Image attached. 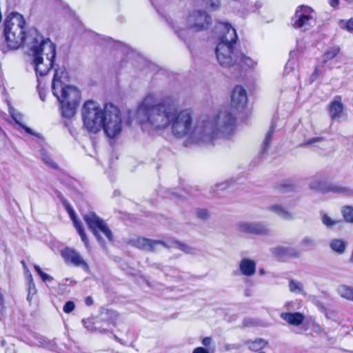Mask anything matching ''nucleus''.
I'll use <instances>...</instances> for the list:
<instances>
[{
	"mask_svg": "<svg viewBox=\"0 0 353 353\" xmlns=\"http://www.w3.org/2000/svg\"><path fill=\"white\" fill-rule=\"evenodd\" d=\"M4 344H5V341H4L3 340H2V341H1V345H4Z\"/></svg>",
	"mask_w": 353,
	"mask_h": 353,
	"instance_id": "obj_55",
	"label": "nucleus"
},
{
	"mask_svg": "<svg viewBox=\"0 0 353 353\" xmlns=\"http://www.w3.org/2000/svg\"><path fill=\"white\" fill-rule=\"evenodd\" d=\"M275 132V125L274 124H272L268 132H267L265 135V140L263 143V149H262V153L265 154L266 151L268 150L270 143L272 139V136Z\"/></svg>",
	"mask_w": 353,
	"mask_h": 353,
	"instance_id": "obj_31",
	"label": "nucleus"
},
{
	"mask_svg": "<svg viewBox=\"0 0 353 353\" xmlns=\"http://www.w3.org/2000/svg\"><path fill=\"white\" fill-rule=\"evenodd\" d=\"M289 288L290 290L292 292L303 293V292L301 283L294 280L290 281Z\"/></svg>",
	"mask_w": 353,
	"mask_h": 353,
	"instance_id": "obj_35",
	"label": "nucleus"
},
{
	"mask_svg": "<svg viewBox=\"0 0 353 353\" xmlns=\"http://www.w3.org/2000/svg\"><path fill=\"white\" fill-rule=\"evenodd\" d=\"M214 32L219 40L215 50L219 63L224 68L236 66L239 60L238 52L234 48L237 40L236 30L228 23L219 22Z\"/></svg>",
	"mask_w": 353,
	"mask_h": 353,
	"instance_id": "obj_3",
	"label": "nucleus"
},
{
	"mask_svg": "<svg viewBox=\"0 0 353 353\" xmlns=\"http://www.w3.org/2000/svg\"><path fill=\"white\" fill-rule=\"evenodd\" d=\"M107 314L108 317L107 319H105L107 321L105 325L101 327L95 326V330H98L101 332H106L112 330V327H114L116 324V320L118 314L114 311H108Z\"/></svg>",
	"mask_w": 353,
	"mask_h": 353,
	"instance_id": "obj_20",
	"label": "nucleus"
},
{
	"mask_svg": "<svg viewBox=\"0 0 353 353\" xmlns=\"http://www.w3.org/2000/svg\"><path fill=\"white\" fill-rule=\"evenodd\" d=\"M344 105L341 101V97L336 96L329 105V115L332 120H339L343 113Z\"/></svg>",
	"mask_w": 353,
	"mask_h": 353,
	"instance_id": "obj_16",
	"label": "nucleus"
},
{
	"mask_svg": "<svg viewBox=\"0 0 353 353\" xmlns=\"http://www.w3.org/2000/svg\"><path fill=\"white\" fill-rule=\"evenodd\" d=\"M68 212H69L70 218L73 221L74 225L75 228L77 229L79 234L80 235L82 241L84 243L85 247L88 248V246H89L88 239L86 236L85 233L83 231V229L81 226V223L76 219L75 215H74V212L72 209H70V208L68 209Z\"/></svg>",
	"mask_w": 353,
	"mask_h": 353,
	"instance_id": "obj_22",
	"label": "nucleus"
},
{
	"mask_svg": "<svg viewBox=\"0 0 353 353\" xmlns=\"http://www.w3.org/2000/svg\"><path fill=\"white\" fill-rule=\"evenodd\" d=\"M41 159L44 163H46L48 166L52 168H57V163L52 159V158L44 151H41Z\"/></svg>",
	"mask_w": 353,
	"mask_h": 353,
	"instance_id": "obj_33",
	"label": "nucleus"
},
{
	"mask_svg": "<svg viewBox=\"0 0 353 353\" xmlns=\"http://www.w3.org/2000/svg\"><path fill=\"white\" fill-rule=\"evenodd\" d=\"M317 327L319 328V330H321L320 325H317Z\"/></svg>",
	"mask_w": 353,
	"mask_h": 353,
	"instance_id": "obj_58",
	"label": "nucleus"
},
{
	"mask_svg": "<svg viewBox=\"0 0 353 353\" xmlns=\"http://www.w3.org/2000/svg\"><path fill=\"white\" fill-rule=\"evenodd\" d=\"M137 118L143 130L148 132L170 128L176 138L188 137L185 145H214L221 137L231 135L236 128V119L229 112L201 119L192 127L193 117L189 110H179L176 99L170 96L159 101L156 92H150L137 110Z\"/></svg>",
	"mask_w": 353,
	"mask_h": 353,
	"instance_id": "obj_1",
	"label": "nucleus"
},
{
	"mask_svg": "<svg viewBox=\"0 0 353 353\" xmlns=\"http://www.w3.org/2000/svg\"><path fill=\"white\" fill-rule=\"evenodd\" d=\"M211 18L205 12L201 10H194L190 12L185 19L180 21L170 22L176 34L181 37L183 34L181 31L186 29L192 30L199 32L208 28L210 23Z\"/></svg>",
	"mask_w": 353,
	"mask_h": 353,
	"instance_id": "obj_6",
	"label": "nucleus"
},
{
	"mask_svg": "<svg viewBox=\"0 0 353 353\" xmlns=\"http://www.w3.org/2000/svg\"><path fill=\"white\" fill-rule=\"evenodd\" d=\"M239 270L243 275L252 276L256 272V263L253 260L243 259L239 263Z\"/></svg>",
	"mask_w": 353,
	"mask_h": 353,
	"instance_id": "obj_19",
	"label": "nucleus"
},
{
	"mask_svg": "<svg viewBox=\"0 0 353 353\" xmlns=\"http://www.w3.org/2000/svg\"><path fill=\"white\" fill-rule=\"evenodd\" d=\"M83 219L102 247H105V241L101 236V234H103L108 241H113V234L108 225L95 213L88 212L85 214L83 216Z\"/></svg>",
	"mask_w": 353,
	"mask_h": 353,
	"instance_id": "obj_7",
	"label": "nucleus"
},
{
	"mask_svg": "<svg viewBox=\"0 0 353 353\" xmlns=\"http://www.w3.org/2000/svg\"><path fill=\"white\" fill-rule=\"evenodd\" d=\"M290 304H291V303H288L285 306L288 307V305H290Z\"/></svg>",
	"mask_w": 353,
	"mask_h": 353,
	"instance_id": "obj_57",
	"label": "nucleus"
},
{
	"mask_svg": "<svg viewBox=\"0 0 353 353\" xmlns=\"http://www.w3.org/2000/svg\"><path fill=\"white\" fill-rule=\"evenodd\" d=\"M337 292L342 298L353 301V287L341 285L338 287Z\"/></svg>",
	"mask_w": 353,
	"mask_h": 353,
	"instance_id": "obj_28",
	"label": "nucleus"
},
{
	"mask_svg": "<svg viewBox=\"0 0 353 353\" xmlns=\"http://www.w3.org/2000/svg\"><path fill=\"white\" fill-rule=\"evenodd\" d=\"M271 250L273 254L279 257H299L300 255V252L297 250L290 247L280 246L274 248Z\"/></svg>",
	"mask_w": 353,
	"mask_h": 353,
	"instance_id": "obj_18",
	"label": "nucleus"
},
{
	"mask_svg": "<svg viewBox=\"0 0 353 353\" xmlns=\"http://www.w3.org/2000/svg\"><path fill=\"white\" fill-rule=\"evenodd\" d=\"M228 188V183L226 182L216 184L213 188V191L224 190Z\"/></svg>",
	"mask_w": 353,
	"mask_h": 353,
	"instance_id": "obj_43",
	"label": "nucleus"
},
{
	"mask_svg": "<svg viewBox=\"0 0 353 353\" xmlns=\"http://www.w3.org/2000/svg\"><path fill=\"white\" fill-rule=\"evenodd\" d=\"M321 217L322 223L327 227V228H332L334 225H339L343 223V221L342 220H334L332 219L330 216H329L325 213H321Z\"/></svg>",
	"mask_w": 353,
	"mask_h": 353,
	"instance_id": "obj_30",
	"label": "nucleus"
},
{
	"mask_svg": "<svg viewBox=\"0 0 353 353\" xmlns=\"http://www.w3.org/2000/svg\"><path fill=\"white\" fill-rule=\"evenodd\" d=\"M315 24V12L308 6H299L295 13L293 26L303 30H308Z\"/></svg>",
	"mask_w": 353,
	"mask_h": 353,
	"instance_id": "obj_9",
	"label": "nucleus"
},
{
	"mask_svg": "<svg viewBox=\"0 0 353 353\" xmlns=\"http://www.w3.org/2000/svg\"><path fill=\"white\" fill-rule=\"evenodd\" d=\"M21 263H22V265H23V267H24V268H26V263L24 262V261H21Z\"/></svg>",
	"mask_w": 353,
	"mask_h": 353,
	"instance_id": "obj_53",
	"label": "nucleus"
},
{
	"mask_svg": "<svg viewBox=\"0 0 353 353\" xmlns=\"http://www.w3.org/2000/svg\"><path fill=\"white\" fill-rule=\"evenodd\" d=\"M66 72L64 69L56 70L52 83V91L59 103H80V91L74 86L66 85L62 78Z\"/></svg>",
	"mask_w": 353,
	"mask_h": 353,
	"instance_id": "obj_5",
	"label": "nucleus"
},
{
	"mask_svg": "<svg viewBox=\"0 0 353 353\" xmlns=\"http://www.w3.org/2000/svg\"><path fill=\"white\" fill-rule=\"evenodd\" d=\"M269 210L284 220L290 221L293 219L291 212L280 205H271L269 207Z\"/></svg>",
	"mask_w": 353,
	"mask_h": 353,
	"instance_id": "obj_23",
	"label": "nucleus"
},
{
	"mask_svg": "<svg viewBox=\"0 0 353 353\" xmlns=\"http://www.w3.org/2000/svg\"><path fill=\"white\" fill-rule=\"evenodd\" d=\"M280 316L283 320L294 326L302 324L305 319L304 315L301 312H283Z\"/></svg>",
	"mask_w": 353,
	"mask_h": 353,
	"instance_id": "obj_17",
	"label": "nucleus"
},
{
	"mask_svg": "<svg viewBox=\"0 0 353 353\" xmlns=\"http://www.w3.org/2000/svg\"><path fill=\"white\" fill-rule=\"evenodd\" d=\"M248 102V96L245 90L241 85L236 86L231 95V105L237 109H243Z\"/></svg>",
	"mask_w": 353,
	"mask_h": 353,
	"instance_id": "obj_15",
	"label": "nucleus"
},
{
	"mask_svg": "<svg viewBox=\"0 0 353 353\" xmlns=\"http://www.w3.org/2000/svg\"><path fill=\"white\" fill-rule=\"evenodd\" d=\"M83 127L89 132L96 134L102 130L105 119V105L102 108L97 102L88 100L81 110Z\"/></svg>",
	"mask_w": 353,
	"mask_h": 353,
	"instance_id": "obj_4",
	"label": "nucleus"
},
{
	"mask_svg": "<svg viewBox=\"0 0 353 353\" xmlns=\"http://www.w3.org/2000/svg\"><path fill=\"white\" fill-rule=\"evenodd\" d=\"M301 245L304 247H312L315 245L314 240L310 237H305L300 243Z\"/></svg>",
	"mask_w": 353,
	"mask_h": 353,
	"instance_id": "obj_39",
	"label": "nucleus"
},
{
	"mask_svg": "<svg viewBox=\"0 0 353 353\" xmlns=\"http://www.w3.org/2000/svg\"><path fill=\"white\" fill-rule=\"evenodd\" d=\"M291 62L289 61L288 63L286 64L285 68V73L287 72V70H288L289 67L290 66Z\"/></svg>",
	"mask_w": 353,
	"mask_h": 353,
	"instance_id": "obj_51",
	"label": "nucleus"
},
{
	"mask_svg": "<svg viewBox=\"0 0 353 353\" xmlns=\"http://www.w3.org/2000/svg\"><path fill=\"white\" fill-rule=\"evenodd\" d=\"M319 70L317 68H316L312 77H311L312 81H314L316 79V78L319 75Z\"/></svg>",
	"mask_w": 353,
	"mask_h": 353,
	"instance_id": "obj_48",
	"label": "nucleus"
},
{
	"mask_svg": "<svg viewBox=\"0 0 353 353\" xmlns=\"http://www.w3.org/2000/svg\"><path fill=\"white\" fill-rule=\"evenodd\" d=\"M342 213L345 221L353 223V208L345 206L343 208Z\"/></svg>",
	"mask_w": 353,
	"mask_h": 353,
	"instance_id": "obj_34",
	"label": "nucleus"
},
{
	"mask_svg": "<svg viewBox=\"0 0 353 353\" xmlns=\"http://www.w3.org/2000/svg\"><path fill=\"white\" fill-rule=\"evenodd\" d=\"M309 185L310 189L323 193L332 192L334 193L349 194L351 192L349 188L343 186L341 184L329 183L318 179L312 180Z\"/></svg>",
	"mask_w": 353,
	"mask_h": 353,
	"instance_id": "obj_10",
	"label": "nucleus"
},
{
	"mask_svg": "<svg viewBox=\"0 0 353 353\" xmlns=\"http://www.w3.org/2000/svg\"><path fill=\"white\" fill-rule=\"evenodd\" d=\"M105 112L104 126L102 129L108 137L114 138L121 133L122 130L120 111L117 106L108 103L105 105Z\"/></svg>",
	"mask_w": 353,
	"mask_h": 353,
	"instance_id": "obj_8",
	"label": "nucleus"
},
{
	"mask_svg": "<svg viewBox=\"0 0 353 353\" xmlns=\"http://www.w3.org/2000/svg\"><path fill=\"white\" fill-rule=\"evenodd\" d=\"M61 255L65 263L72 265L74 267L81 268L85 272L89 271L90 268L88 263L76 250L71 248H65L61 250Z\"/></svg>",
	"mask_w": 353,
	"mask_h": 353,
	"instance_id": "obj_11",
	"label": "nucleus"
},
{
	"mask_svg": "<svg viewBox=\"0 0 353 353\" xmlns=\"http://www.w3.org/2000/svg\"><path fill=\"white\" fill-rule=\"evenodd\" d=\"M340 52V48L338 46H329L323 54V63H325L330 60L333 59Z\"/></svg>",
	"mask_w": 353,
	"mask_h": 353,
	"instance_id": "obj_29",
	"label": "nucleus"
},
{
	"mask_svg": "<svg viewBox=\"0 0 353 353\" xmlns=\"http://www.w3.org/2000/svg\"><path fill=\"white\" fill-rule=\"evenodd\" d=\"M322 139H323V138H321V137H314V138L307 140L305 142L302 143L301 145H307L313 144L314 143L321 141Z\"/></svg>",
	"mask_w": 353,
	"mask_h": 353,
	"instance_id": "obj_42",
	"label": "nucleus"
},
{
	"mask_svg": "<svg viewBox=\"0 0 353 353\" xmlns=\"http://www.w3.org/2000/svg\"><path fill=\"white\" fill-rule=\"evenodd\" d=\"M346 1L350 2V3H353V0H346Z\"/></svg>",
	"mask_w": 353,
	"mask_h": 353,
	"instance_id": "obj_56",
	"label": "nucleus"
},
{
	"mask_svg": "<svg viewBox=\"0 0 353 353\" xmlns=\"http://www.w3.org/2000/svg\"><path fill=\"white\" fill-rule=\"evenodd\" d=\"M174 246L181 251L184 252L186 254H194L196 253V250L183 243L179 241L174 242Z\"/></svg>",
	"mask_w": 353,
	"mask_h": 353,
	"instance_id": "obj_32",
	"label": "nucleus"
},
{
	"mask_svg": "<svg viewBox=\"0 0 353 353\" xmlns=\"http://www.w3.org/2000/svg\"><path fill=\"white\" fill-rule=\"evenodd\" d=\"M85 304H86L87 305H89V306H90V305H92L93 304L94 301H93V299H92V297H90V296H88V297H86V299H85Z\"/></svg>",
	"mask_w": 353,
	"mask_h": 353,
	"instance_id": "obj_49",
	"label": "nucleus"
},
{
	"mask_svg": "<svg viewBox=\"0 0 353 353\" xmlns=\"http://www.w3.org/2000/svg\"><path fill=\"white\" fill-rule=\"evenodd\" d=\"M75 308V304L73 301H67L63 306V310L65 313L69 314Z\"/></svg>",
	"mask_w": 353,
	"mask_h": 353,
	"instance_id": "obj_38",
	"label": "nucleus"
},
{
	"mask_svg": "<svg viewBox=\"0 0 353 353\" xmlns=\"http://www.w3.org/2000/svg\"><path fill=\"white\" fill-rule=\"evenodd\" d=\"M114 338L117 341H119V342L121 341V340H120V339H119L116 335H114Z\"/></svg>",
	"mask_w": 353,
	"mask_h": 353,
	"instance_id": "obj_52",
	"label": "nucleus"
},
{
	"mask_svg": "<svg viewBox=\"0 0 353 353\" xmlns=\"http://www.w3.org/2000/svg\"><path fill=\"white\" fill-rule=\"evenodd\" d=\"M245 343L250 350L254 352L259 351L268 345V342L262 339H256L253 341H248Z\"/></svg>",
	"mask_w": 353,
	"mask_h": 353,
	"instance_id": "obj_27",
	"label": "nucleus"
},
{
	"mask_svg": "<svg viewBox=\"0 0 353 353\" xmlns=\"http://www.w3.org/2000/svg\"><path fill=\"white\" fill-rule=\"evenodd\" d=\"M257 65V61L252 59V58L245 56V54H240L239 55V60L236 63V68L239 66H247L249 68H254Z\"/></svg>",
	"mask_w": 353,
	"mask_h": 353,
	"instance_id": "obj_26",
	"label": "nucleus"
},
{
	"mask_svg": "<svg viewBox=\"0 0 353 353\" xmlns=\"http://www.w3.org/2000/svg\"><path fill=\"white\" fill-rule=\"evenodd\" d=\"M130 243L133 246L148 252L156 251L157 248L159 245L167 247L165 243H164L163 241L152 240L140 236L132 239L130 240Z\"/></svg>",
	"mask_w": 353,
	"mask_h": 353,
	"instance_id": "obj_14",
	"label": "nucleus"
},
{
	"mask_svg": "<svg viewBox=\"0 0 353 353\" xmlns=\"http://www.w3.org/2000/svg\"><path fill=\"white\" fill-rule=\"evenodd\" d=\"M192 353H209L208 350L203 348V347H196L195 348Z\"/></svg>",
	"mask_w": 353,
	"mask_h": 353,
	"instance_id": "obj_45",
	"label": "nucleus"
},
{
	"mask_svg": "<svg viewBox=\"0 0 353 353\" xmlns=\"http://www.w3.org/2000/svg\"><path fill=\"white\" fill-rule=\"evenodd\" d=\"M130 243L133 246L148 252L156 251L157 248L159 245L167 247L165 243H164L163 241L152 240L140 236L132 239L130 240Z\"/></svg>",
	"mask_w": 353,
	"mask_h": 353,
	"instance_id": "obj_13",
	"label": "nucleus"
},
{
	"mask_svg": "<svg viewBox=\"0 0 353 353\" xmlns=\"http://www.w3.org/2000/svg\"><path fill=\"white\" fill-rule=\"evenodd\" d=\"M61 114L64 118L71 119L76 114V110L80 103H60Z\"/></svg>",
	"mask_w": 353,
	"mask_h": 353,
	"instance_id": "obj_21",
	"label": "nucleus"
},
{
	"mask_svg": "<svg viewBox=\"0 0 353 353\" xmlns=\"http://www.w3.org/2000/svg\"><path fill=\"white\" fill-rule=\"evenodd\" d=\"M260 273H261V274H264V271H263V270H260Z\"/></svg>",
	"mask_w": 353,
	"mask_h": 353,
	"instance_id": "obj_54",
	"label": "nucleus"
},
{
	"mask_svg": "<svg viewBox=\"0 0 353 353\" xmlns=\"http://www.w3.org/2000/svg\"><path fill=\"white\" fill-rule=\"evenodd\" d=\"M208 6L212 10H216L219 9L221 6L220 0H210Z\"/></svg>",
	"mask_w": 353,
	"mask_h": 353,
	"instance_id": "obj_41",
	"label": "nucleus"
},
{
	"mask_svg": "<svg viewBox=\"0 0 353 353\" xmlns=\"http://www.w3.org/2000/svg\"><path fill=\"white\" fill-rule=\"evenodd\" d=\"M196 215L199 219L203 220H205L209 218L208 212L205 209H197Z\"/></svg>",
	"mask_w": 353,
	"mask_h": 353,
	"instance_id": "obj_40",
	"label": "nucleus"
},
{
	"mask_svg": "<svg viewBox=\"0 0 353 353\" xmlns=\"http://www.w3.org/2000/svg\"><path fill=\"white\" fill-rule=\"evenodd\" d=\"M330 247L334 252L341 254L345 251L347 243L340 239H334L330 241Z\"/></svg>",
	"mask_w": 353,
	"mask_h": 353,
	"instance_id": "obj_25",
	"label": "nucleus"
},
{
	"mask_svg": "<svg viewBox=\"0 0 353 353\" xmlns=\"http://www.w3.org/2000/svg\"><path fill=\"white\" fill-rule=\"evenodd\" d=\"M340 24L341 27L345 28L349 32H353V19H351L347 21L342 20L341 21Z\"/></svg>",
	"mask_w": 353,
	"mask_h": 353,
	"instance_id": "obj_37",
	"label": "nucleus"
},
{
	"mask_svg": "<svg viewBox=\"0 0 353 353\" xmlns=\"http://www.w3.org/2000/svg\"><path fill=\"white\" fill-rule=\"evenodd\" d=\"M9 112L15 123L30 134H34L32 130L23 124V115L13 108H9Z\"/></svg>",
	"mask_w": 353,
	"mask_h": 353,
	"instance_id": "obj_24",
	"label": "nucleus"
},
{
	"mask_svg": "<svg viewBox=\"0 0 353 353\" xmlns=\"http://www.w3.org/2000/svg\"><path fill=\"white\" fill-rule=\"evenodd\" d=\"M238 229L241 232L253 235L266 236L270 233L268 226L261 222H241Z\"/></svg>",
	"mask_w": 353,
	"mask_h": 353,
	"instance_id": "obj_12",
	"label": "nucleus"
},
{
	"mask_svg": "<svg viewBox=\"0 0 353 353\" xmlns=\"http://www.w3.org/2000/svg\"><path fill=\"white\" fill-rule=\"evenodd\" d=\"M211 343L212 339L210 337H205L202 341V344L205 347L209 346L211 344Z\"/></svg>",
	"mask_w": 353,
	"mask_h": 353,
	"instance_id": "obj_46",
	"label": "nucleus"
},
{
	"mask_svg": "<svg viewBox=\"0 0 353 353\" xmlns=\"http://www.w3.org/2000/svg\"><path fill=\"white\" fill-rule=\"evenodd\" d=\"M329 3L332 8H336L339 4V0H329Z\"/></svg>",
	"mask_w": 353,
	"mask_h": 353,
	"instance_id": "obj_47",
	"label": "nucleus"
},
{
	"mask_svg": "<svg viewBox=\"0 0 353 353\" xmlns=\"http://www.w3.org/2000/svg\"><path fill=\"white\" fill-rule=\"evenodd\" d=\"M26 23L22 14L11 12L6 15L3 32L8 48L17 49L26 42L33 56L36 74L45 76L53 65L55 45L49 39H44L37 30H30L26 36Z\"/></svg>",
	"mask_w": 353,
	"mask_h": 353,
	"instance_id": "obj_2",
	"label": "nucleus"
},
{
	"mask_svg": "<svg viewBox=\"0 0 353 353\" xmlns=\"http://www.w3.org/2000/svg\"><path fill=\"white\" fill-rule=\"evenodd\" d=\"M259 353H265V352H259Z\"/></svg>",
	"mask_w": 353,
	"mask_h": 353,
	"instance_id": "obj_59",
	"label": "nucleus"
},
{
	"mask_svg": "<svg viewBox=\"0 0 353 353\" xmlns=\"http://www.w3.org/2000/svg\"><path fill=\"white\" fill-rule=\"evenodd\" d=\"M40 276H41L42 281L44 282L51 281L53 280V278L50 275H49L45 272H43Z\"/></svg>",
	"mask_w": 353,
	"mask_h": 353,
	"instance_id": "obj_44",
	"label": "nucleus"
},
{
	"mask_svg": "<svg viewBox=\"0 0 353 353\" xmlns=\"http://www.w3.org/2000/svg\"><path fill=\"white\" fill-rule=\"evenodd\" d=\"M28 292L29 294L28 296V299L30 300V294H34L36 292V288L33 283L32 276L30 274H29Z\"/></svg>",
	"mask_w": 353,
	"mask_h": 353,
	"instance_id": "obj_36",
	"label": "nucleus"
},
{
	"mask_svg": "<svg viewBox=\"0 0 353 353\" xmlns=\"http://www.w3.org/2000/svg\"><path fill=\"white\" fill-rule=\"evenodd\" d=\"M34 268L35 271L37 272V274H38L39 276H41V275L44 272H43V271L41 270V268H40L39 265H35L34 266Z\"/></svg>",
	"mask_w": 353,
	"mask_h": 353,
	"instance_id": "obj_50",
	"label": "nucleus"
}]
</instances>
